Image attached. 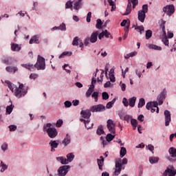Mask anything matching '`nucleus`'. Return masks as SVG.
Wrapping results in <instances>:
<instances>
[{"label":"nucleus","instance_id":"1","mask_svg":"<svg viewBox=\"0 0 176 176\" xmlns=\"http://www.w3.org/2000/svg\"><path fill=\"white\" fill-rule=\"evenodd\" d=\"M21 66L23 67V68H26V69H28L29 71L34 72L35 69L41 71L46 69V63L45 62V58L38 55L35 65L26 63L22 64Z\"/></svg>","mask_w":176,"mask_h":176},{"label":"nucleus","instance_id":"2","mask_svg":"<svg viewBox=\"0 0 176 176\" xmlns=\"http://www.w3.org/2000/svg\"><path fill=\"white\" fill-rule=\"evenodd\" d=\"M80 115H82L84 119L80 118V120L84 123L86 129H87V130H89V129H92L94 124L91 123V126L87 125L89 124V123H90V117L91 116V111H90V109L82 110L80 112Z\"/></svg>","mask_w":176,"mask_h":176},{"label":"nucleus","instance_id":"3","mask_svg":"<svg viewBox=\"0 0 176 176\" xmlns=\"http://www.w3.org/2000/svg\"><path fill=\"white\" fill-rule=\"evenodd\" d=\"M124 164H127L126 158H123L122 160L120 158H117L116 160L115 170L113 173V175H119L122 172V169L123 168V166H124Z\"/></svg>","mask_w":176,"mask_h":176},{"label":"nucleus","instance_id":"4","mask_svg":"<svg viewBox=\"0 0 176 176\" xmlns=\"http://www.w3.org/2000/svg\"><path fill=\"white\" fill-rule=\"evenodd\" d=\"M43 131H46L50 138H56L57 137V129L56 128H52V124L47 123L43 126Z\"/></svg>","mask_w":176,"mask_h":176},{"label":"nucleus","instance_id":"5","mask_svg":"<svg viewBox=\"0 0 176 176\" xmlns=\"http://www.w3.org/2000/svg\"><path fill=\"white\" fill-rule=\"evenodd\" d=\"M28 92V90L27 89H24V85L20 84L19 87L15 89L14 95L17 98H21V97H24Z\"/></svg>","mask_w":176,"mask_h":176},{"label":"nucleus","instance_id":"6","mask_svg":"<svg viewBox=\"0 0 176 176\" xmlns=\"http://www.w3.org/2000/svg\"><path fill=\"white\" fill-rule=\"evenodd\" d=\"M74 157L75 155L74 153H70L67 155V158L63 157H56V160H58V162H60L62 164H68V163H71V162L74 160Z\"/></svg>","mask_w":176,"mask_h":176},{"label":"nucleus","instance_id":"7","mask_svg":"<svg viewBox=\"0 0 176 176\" xmlns=\"http://www.w3.org/2000/svg\"><path fill=\"white\" fill-rule=\"evenodd\" d=\"M168 153L170 155H166V159L170 162L171 163H174L176 162V148L174 147H170L168 149Z\"/></svg>","mask_w":176,"mask_h":176},{"label":"nucleus","instance_id":"8","mask_svg":"<svg viewBox=\"0 0 176 176\" xmlns=\"http://www.w3.org/2000/svg\"><path fill=\"white\" fill-rule=\"evenodd\" d=\"M69 168H71V166L69 165H64L63 166H60L58 170V176H65L69 171Z\"/></svg>","mask_w":176,"mask_h":176},{"label":"nucleus","instance_id":"9","mask_svg":"<svg viewBox=\"0 0 176 176\" xmlns=\"http://www.w3.org/2000/svg\"><path fill=\"white\" fill-rule=\"evenodd\" d=\"M105 109H106L105 106L101 104L92 106L90 108L91 112H104Z\"/></svg>","mask_w":176,"mask_h":176},{"label":"nucleus","instance_id":"10","mask_svg":"<svg viewBox=\"0 0 176 176\" xmlns=\"http://www.w3.org/2000/svg\"><path fill=\"white\" fill-rule=\"evenodd\" d=\"M175 8L173 5L166 6L163 8V12L167 14V16H171L174 14Z\"/></svg>","mask_w":176,"mask_h":176},{"label":"nucleus","instance_id":"11","mask_svg":"<svg viewBox=\"0 0 176 176\" xmlns=\"http://www.w3.org/2000/svg\"><path fill=\"white\" fill-rule=\"evenodd\" d=\"M113 138H115V135L109 133L106 136V140L102 136L100 137V140L102 141L103 146H104V145H107L108 142H111V141H112Z\"/></svg>","mask_w":176,"mask_h":176},{"label":"nucleus","instance_id":"12","mask_svg":"<svg viewBox=\"0 0 176 176\" xmlns=\"http://www.w3.org/2000/svg\"><path fill=\"white\" fill-rule=\"evenodd\" d=\"M107 126L109 131L111 133V134H115L116 131V129L115 128V123H113V120H108L107 122Z\"/></svg>","mask_w":176,"mask_h":176},{"label":"nucleus","instance_id":"13","mask_svg":"<svg viewBox=\"0 0 176 176\" xmlns=\"http://www.w3.org/2000/svg\"><path fill=\"white\" fill-rule=\"evenodd\" d=\"M97 82V80L96 79H94V77L92 78V80H91V86L89 87V88L88 89V90L87 91L85 96L87 98H89V97H90L91 96V94L93 93V91H94V85H96V82Z\"/></svg>","mask_w":176,"mask_h":176},{"label":"nucleus","instance_id":"14","mask_svg":"<svg viewBox=\"0 0 176 176\" xmlns=\"http://www.w3.org/2000/svg\"><path fill=\"white\" fill-rule=\"evenodd\" d=\"M165 126L167 127L171 123V113L168 110L164 111Z\"/></svg>","mask_w":176,"mask_h":176},{"label":"nucleus","instance_id":"15","mask_svg":"<svg viewBox=\"0 0 176 176\" xmlns=\"http://www.w3.org/2000/svg\"><path fill=\"white\" fill-rule=\"evenodd\" d=\"M166 95L167 91L166 90V89H164L160 94L157 96V101L160 105H162V104H163Z\"/></svg>","mask_w":176,"mask_h":176},{"label":"nucleus","instance_id":"16","mask_svg":"<svg viewBox=\"0 0 176 176\" xmlns=\"http://www.w3.org/2000/svg\"><path fill=\"white\" fill-rule=\"evenodd\" d=\"M73 46H80V47H83V43L82 40L79 39V37L76 36L72 41Z\"/></svg>","mask_w":176,"mask_h":176},{"label":"nucleus","instance_id":"17","mask_svg":"<svg viewBox=\"0 0 176 176\" xmlns=\"http://www.w3.org/2000/svg\"><path fill=\"white\" fill-rule=\"evenodd\" d=\"M98 39V31L94 32L91 37L89 38V41L91 43H96V41Z\"/></svg>","mask_w":176,"mask_h":176},{"label":"nucleus","instance_id":"18","mask_svg":"<svg viewBox=\"0 0 176 176\" xmlns=\"http://www.w3.org/2000/svg\"><path fill=\"white\" fill-rule=\"evenodd\" d=\"M122 103L124 105V107H129H129H131V108H133V98H130L129 100H127V98H124L122 99Z\"/></svg>","mask_w":176,"mask_h":176},{"label":"nucleus","instance_id":"19","mask_svg":"<svg viewBox=\"0 0 176 176\" xmlns=\"http://www.w3.org/2000/svg\"><path fill=\"white\" fill-rule=\"evenodd\" d=\"M131 3H133V0H128V5L126 9V12L123 14L124 16H127L131 13Z\"/></svg>","mask_w":176,"mask_h":176},{"label":"nucleus","instance_id":"20","mask_svg":"<svg viewBox=\"0 0 176 176\" xmlns=\"http://www.w3.org/2000/svg\"><path fill=\"white\" fill-rule=\"evenodd\" d=\"M145 17H146V14L144 11L138 12V20L141 21V23H144L145 21Z\"/></svg>","mask_w":176,"mask_h":176},{"label":"nucleus","instance_id":"21","mask_svg":"<svg viewBox=\"0 0 176 176\" xmlns=\"http://www.w3.org/2000/svg\"><path fill=\"white\" fill-rule=\"evenodd\" d=\"M52 152H54V149L58 146V142L56 140H51L50 142Z\"/></svg>","mask_w":176,"mask_h":176},{"label":"nucleus","instance_id":"22","mask_svg":"<svg viewBox=\"0 0 176 176\" xmlns=\"http://www.w3.org/2000/svg\"><path fill=\"white\" fill-rule=\"evenodd\" d=\"M29 43L30 45H32V43H37V44H38L39 43V36H38V35L33 36L30 38V40L29 41Z\"/></svg>","mask_w":176,"mask_h":176},{"label":"nucleus","instance_id":"23","mask_svg":"<svg viewBox=\"0 0 176 176\" xmlns=\"http://www.w3.org/2000/svg\"><path fill=\"white\" fill-rule=\"evenodd\" d=\"M63 144L65 145V146H67V145H69V144H71V136L69 134L66 135V137L63 140Z\"/></svg>","mask_w":176,"mask_h":176},{"label":"nucleus","instance_id":"24","mask_svg":"<svg viewBox=\"0 0 176 176\" xmlns=\"http://www.w3.org/2000/svg\"><path fill=\"white\" fill-rule=\"evenodd\" d=\"M104 157L102 156H100V159L97 160L99 170H100L101 171H102V166H104Z\"/></svg>","mask_w":176,"mask_h":176},{"label":"nucleus","instance_id":"25","mask_svg":"<svg viewBox=\"0 0 176 176\" xmlns=\"http://www.w3.org/2000/svg\"><path fill=\"white\" fill-rule=\"evenodd\" d=\"M121 27H125L128 30L130 28V20L124 19L120 23Z\"/></svg>","mask_w":176,"mask_h":176},{"label":"nucleus","instance_id":"26","mask_svg":"<svg viewBox=\"0 0 176 176\" xmlns=\"http://www.w3.org/2000/svg\"><path fill=\"white\" fill-rule=\"evenodd\" d=\"M11 49L12 52H19V50H21V47L19 44L13 43L11 44Z\"/></svg>","mask_w":176,"mask_h":176},{"label":"nucleus","instance_id":"27","mask_svg":"<svg viewBox=\"0 0 176 176\" xmlns=\"http://www.w3.org/2000/svg\"><path fill=\"white\" fill-rule=\"evenodd\" d=\"M82 8V0H78L74 3V9L79 10Z\"/></svg>","mask_w":176,"mask_h":176},{"label":"nucleus","instance_id":"28","mask_svg":"<svg viewBox=\"0 0 176 176\" xmlns=\"http://www.w3.org/2000/svg\"><path fill=\"white\" fill-rule=\"evenodd\" d=\"M10 60H12V58L4 57L2 58V63L3 64H6V65H10L12 64V61H10Z\"/></svg>","mask_w":176,"mask_h":176},{"label":"nucleus","instance_id":"29","mask_svg":"<svg viewBox=\"0 0 176 176\" xmlns=\"http://www.w3.org/2000/svg\"><path fill=\"white\" fill-rule=\"evenodd\" d=\"M104 133L105 132L104 131V127H102V125L98 126L96 131V134H98V135H101V134H104Z\"/></svg>","mask_w":176,"mask_h":176},{"label":"nucleus","instance_id":"30","mask_svg":"<svg viewBox=\"0 0 176 176\" xmlns=\"http://www.w3.org/2000/svg\"><path fill=\"white\" fill-rule=\"evenodd\" d=\"M53 30H60L61 31H65L67 30V27L65 26V23L60 24L58 27L53 28Z\"/></svg>","mask_w":176,"mask_h":176},{"label":"nucleus","instance_id":"31","mask_svg":"<svg viewBox=\"0 0 176 176\" xmlns=\"http://www.w3.org/2000/svg\"><path fill=\"white\" fill-rule=\"evenodd\" d=\"M126 153H127V150L124 147H121L120 151V157H124V156L126 155Z\"/></svg>","mask_w":176,"mask_h":176},{"label":"nucleus","instance_id":"32","mask_svg":"<svg viewBox=\"0 0 176 176\" xmlns=\"http://www.w3.org/2000/svg\"><path fill=\"white\" fill-rule=\"evenodd\" d=\"M149 162L151 164H155V163H157L159 162L158 157H149Z\"/></svg>","mask_w":176,"mask_h":176},{"label":"nucleus","instance_id":"33","mask_svg":"<svg viewBox=\"0 0 176 176\" xmlns=\"http://www.w3.org/2000/svg\"><path fill=\"white\" fill-rule=\"evenodd\" d=\"M153 106L151 107V111L152 113L157 112V113H159V107H157V102H155Z\"/></svg>","mask_w":176,"mask_h":176},{"label":"nucleus","instance_id":"34","mask_svg":"<svg viewBox=\"0 0 176 176\" xmlns=\"http://www.w3.org/2000/svg\"><path fill=\"white\" fill-rule=\"evenodd\" d=\"M124 120H126V122H127L129 123V122L131 121V126H133V117L130 115H126L124 117Z\"/></svg>","mask_w":176,"mask_h":176},{"label":"nucleus","instance_id":"35","mask_svg":"<svg viewBox=\"0 0 176 176\" xmlns=\"http://www.w3.org/2000/svg\"><path fill=\"white\" fill-rule=\"evenodd\" d=\"M6 70L7 72H16V71H17V67L8 66L6 68Z\"/></svg>","mask_w":176,"mask_h":176},{"label":"nucleus","instance_id":"36","mask_svg":"<svg viewBox=\"0 0 176 176\" xmlns=\"http://www.w3.org/2000/svg\"><path fill=\"white\" fill-rule=\"evenodd\" d=\"M102 24L103 23L101 19H97L96 25V28H98V30H101V28H102Z\"/></svg>","mask_w":176,"mask_h":176},{"label":"nucleus","instance_id":"37","mask_svg":"<svg viewBox=\"0 0 176 176\" xmlns=\"http://www.w3.org/2000/svg\"><path fill=\"white\" fill-rule=\"evenodd\" d=\"M149 49H153V50H162V47H159L156 45L151 44L148 46Z\"/></svg>","mask_w":176,"mask_h":176},{"label":"nucleus","instance_id":"38","mask_svg":"<svg viewBox=\"0 0 176 176\" xmlns=\"http://www.w3.org/2000/svg\"><path fill=\"white\" fill-rule=\"evenodd\" d=\"M166 21H162V23L160 24V28H162V32L164 33V35H166Z\"/></svg>","mask_w":176,"mask_h":176},{"label":"nucleus","instance_id":"39","mask_svg":"<svg viewBox=\"0 0 176 176\" xmlns=\"http://www.w3.org/2000/svg\"><path fill=\"white\" fill-rule=\"evenodd\" d=\"M135 27V30L138 32H140V34H142V32H144V26H136L133 25V28Z\"/></svg>","mask_w":176,"mask_h":176},{"label":"nucleus","instance_id":"40","mask_svg":"<svg viewBox=\"0 0 176 176\" xmlns=\"http://www.w3.org/2000/svg\"><path fill=\"white\" fill-rule=\"evenodd\" d=\"M144 105H145V99L142 98L139 100L138 108H142Z\"/></svg>","mask_w":176,"mask_h":176},{"label":"nucleus","instance_id":"41","mask_svg":"<svg viewBox=\"0 0 176 176\" xmlns=\"http://www.w3.org/2000/svg\"><path fill=\"white\" fill-rule=\"evenodd\" d=\"M1 173H3V171H5L6 170H8V165L5 164L3 162H1Z\"/></svg>","mask_w":176,"mask_h":176},{"label":"nucleus","instance_id":"42","mask_svg":"<svg viewBox=\"0 0 176 176\" xmlns=\"http://www.w3.org/2000/svg\"><path fill=\"white\" fill-rule=\"evenodd\" d=\"M64 56H72V53L71 52H64L59 56V58H63Z\"/></svg>","mask_w":176,"mask_h":176},{"label":"nucleus","instance_id":"43","mask_svg":"<svg viewBox=\"0 0 176 176\" xmlns=\"http://www.w3.org/2000/svg\"><path fill=\"white\" fill-rule=\"evenodd\" d=\"M92 98H94L95 102H97L98 101V92L94 91L91 95Z\"/></svg>","mask_w":176,"mask_h":176},{"label":"nucleus","instance_id":"44","mask_svg":"<svg viewBox=\"0 0 176 176\" xmlns=\"http://www.w3.org/2000/svg\"><path fill=\"white\" fill-rule=\"evenodd\" d=\"M12 111H13V106L12 104L6 107V113H8V115H10Z\"/></svg>","mask_w":176,"mask_h":176},{"label":"nucleus","instance_id":"45","mask_svg":"<svg viewBox=\"0 0 176 176\" xmlns=\"http://www.w3.org/2000/svg\"><path fill=\"white\" fill-rule=\"evenodd\" d=\"M155 102H148L146 105V109H148V111L151 110L152 109V107L155 105Z\"/></svg>","mask_w":176,"mask_h":176},{"label":"nucleus","instance_id":"46","mask_svg":"<svg viewBox=\"0 0 176 176\" xmlns=\"http://www.w3.org/2000/svg\"><path fill=\"white\" fill-rule=\"evenodd\" d=\"M151 36H152V30H148L146 31V39H150Z\"/></svg>","mask_w":176,"mask_h":176},{"label":"nucleus","instance_id":"47","mask_svg":"<svg viewBox=\"0 0 176 176\" xmlns=\"http://www.w3.org/2000/svg\"><path fill=\"white\" fill-rule=\"evenodd\" d=\"M102 100H108L109 95L107 92H102Z\"/></svg>","mask_w":176,"mask_h":176},{"label":"nucleus","instance_id":"48","mask_svg":"<svg viewBox=\"0 0 176 176\" xmlns=\"http://www.w3.org/2000/svg\"><path fill=\"white\" fill-rule=\"evenodd\" d=\"M66 9H71L72 8V3L71 1H68L65 4Z\"/></svg>","mask_w":176,"mask_h":176},{"label":"nucleus","instance_id":"49","mask_svg":"<svg viewBox=\"0 0 176 176\" xmlns=\"http://www.w3.org/2000/svg\"><path fill=\"white\" fill-rule=\"evenodd\" d=\"M140 12H144V13H148V4H144L142 6V10Z\"/></svg>","mask_w":176,"mask_h":176},{"label":"nucleus","instance_id":"50","mask_svg":"<svg viewBox=\"0 0 176 176\" xmlns=\"http://www.w3.org/2000/svg\"><path fill=\"white\" fill-rule=\"evenodd\" d=\"M109 79H110V81L112 82L113 83H115V82H116L115 74H109Z\"/></svg>","mask_w":176,"mask_h":176},{"label":"nucleus","instance_id":"51","mask_svg":"<svg viewBox=\"0 0 176 176\" xmlns=\"http://www.w3.org/2000/svg\"><path fill=\"white\" fill-rule=\"evenodd\" d=\"M65 108H71L72 103L68 100H66L64 103Z\"/></svg>","mask_w":176,"mask_h":176},{"label":"nucleus","instance_id":"52","mask_svg":"<svg viewBox=\"0 0 176 176\" xmlns=\"http://www.w3.org/2000/svg\"><path fill=\"white\" fill-rule=\"evenodd\" d=\"M91 21V12H89L87 16V23Z\"/></svg>","mask_w":176,"mask_h":176},{"label":"nucleus","instance_id":"53","mask_svg":"<svg viewBox=\"0 0 176 176\" xmlns=\"http://www.w3.org/2000/svg\"><path fill=\"white\" fill-rule=\"evenodd\" d=\"M103 34L105 38H111V33H109L108 30H105L104 31H103Z\"/></svg>","mask_w":176,"mask_h":176},{"label":"nucleus","instance_id":"54","mask_svg":"<svg viewBox=\"0 0 176 176\" xmlns=\"http://www.w3.org/2000/svg\"><path fill=\"white\" fill-rule=\"evenodd\" d=\"M146 148L148 149V151L153 153V151H155V147L152 144H148V146H146Z\"/></svg>","mask_w":176,"mask_h":176},{"label":"nucleus","instance_id":"55","mask_svg":"<svg viewBox=\"0 0 176 176\" xmlns=\"http://www.w3.org/2000/svg\"><path fill=\"white\" fill-rule=\"evenodd\" d=\"M38 74L32 73L30 75V79H36V78H38Z\"/></svg>","mask_w":176,"mask_h":176},{"label":"nucleus","instance_id":"56","mask_svg":"<svg viewBox=\"0 0 176 176\" xmlns=\"http://www.w3.org/2000/svg\"><path fill=\"white\" fill-rule=\"evenodd\" d=\"M10 129V131H16V130H17V126L15 125H10L9 126Z\"/></svg>","mask_w":176,"mask_h":176},{"label":"nucleus","instance_id":"57","mask_svg":"<svg viewBox=\"0 0 176 176\" xmlns=\"http://www.w3.org/2000/svg\"><path fill=\"white\" fill-rule=\"evenodd\" d=\"M137 123L138 121L135 119H133V129L135 130V129H137Z\"/></svg>","mask_w":176,"mask_h":176},{"label":"nucleus","instance_id":"58","mask_svg":"<svg viewBox=\"0 0 176 176\" xmlns=\"http://www.w3.org/2000/svg\"><path fill=\"white\" fill-rule=\"evenodd\" d=\"M162 42L164 43L165 46H168V38L167 37L162 39Z\"/></svg>","mask_w":176,"mask_h":176},{"label":"nucleus","instance_id":"59","mask_svg":"<svg viewBox=\"0 0 176 176\" xmlns=\"http://www.w3.org/2000/svg\"><path fill=\"white\" fill-rule=\"evenodd\" d=\"M62 125H63V120H58L56 122V127H61Z\"/></svg>","mask_w":176,"mask_h":176},{"label":"nucleus","instance_id":"60","mask_svg":"<svg viewBox=\"0 0 176 176\" xmlns=\"http://www.w3.org/2000/svg\"><path fill=\"white\" fill-rule=\"evenodd\" d=\"M124 31H125V34L123 36V39H126V38H127V35H129V29L127 28H124Z\"/></svg>","mask_w":176,"mask_h":176},{"label":"nucleus","instance_id":"61","mask_svg":"<svg viewBox=\"0 0 176 176\" xmlns=\"http://www.w3.org/2000/svg\"><path fill=\"white\" fill-rule=\"evenodd\" d=\"M137 5H138V0H133V9H135Z\"/></svg>","mask_w":176,"mask_h":176},{"label":"nucleus","instance_id":"62","mask_svg":"<svg viewBox=\"0 0 176 176\" xmlns=\"http://www.w3.org/2000/svg\"><path fill=\"white\" fill-rule=\"evenodd\" d=\"M112 105H113V103L109 102L106 105V108H107V109H111V108H112Z\"/></svg>","mask_w":176,"mask_h":176},{"label":"nucleus","instance_id":"63","mask_svg":"<svg viewBox=\"0 0 176 176\" xmlns=\"http://www.w3.org/2000/svg\"><path fill=\"white\" fill-rule=\"evenodd\" d=\"M38 9V2H34V7L32 8V10H36Z\"/></svg>","mask_w":176,"mask_h":176},{"label":"nucleus","instance_id":"64","mask_svg":"<svg viewBox=\"0 0 176 176\" xmlns=\"http://www.w3.org/2000/svg\"><path fill=\"white\" fill-rule=\"evenodd\" d=\"M2 151H6L8 149V144H3L1 146Z\"/></svg>","mask_w":176,"mask_h":176}]
</instances>
